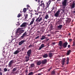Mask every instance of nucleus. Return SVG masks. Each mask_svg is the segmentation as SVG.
<instances>
[{"label": "nucleus", "instance_id": "1", "mask_svg": "<svg viewBox=\"0 0 75 75\" xmlns=\"http://www.w3.org/2000/svg\"><path fill=\"white\" fill-rule=\"evenodd\" d=\"M40 16L41 15H40L39 17L36 19L35 21L37 23H39V22H40L42 20V17H41L40 18Z\"/></svg>", "mask_w": 75, "mask_h": 75}, {"label": "nucleus", "instance_id": "35", "mask_svg": "<svg viewBox=\"0 0 75 75\" xmlns=\"http://www.w3.org/2000/svg\"><path fill=\"white\" fill-rule=\"evenodd\" d=\"M16 70H17V68H15L13 69L12 71H13V72H14V71H16Z\"/></svg>", "mask_w": 75, "mask_h": 75}, {"label": "nucleus", "instance_id": "60", "mask_svg": "<svg viewBox=\"0 0 75 75\" xmlns=\"http://www.w3.org/2000/svg\"><path fill=\"white\" fill-rule=\"evenodd\" d=\"M35 14H37V15H38V13H37H37H35Z\"/></svg>", "mask_w": 75, "mask_h": 75}, {"label": "nucleus", "instance_id": "10", "mask_svg": "<svg viewBox=\"0 0 75 75\" xmlns=\"http://www.w3.org/2000/svg\"><path fill=\"white\" fill-rule=\"evenodd\" d=\"M31 54V50H29L27 52V54L28 57H30Z\"/></svg>", "mask_w": 75, "mask_h": 75}, {"label": "nucleus", "instance_id": "56", "mask_svg": "<svg viewBox=\"0 0 75 75\" xmlns=\"http://www.w3.org/2000/svg\"><path fill=\"white\" fill-rule=\"evenodd\" d=\"M74 7H75V2H74Z\"/></svg>", "mask_w": 75, "mask_h": 75}, {"label": "nucleus", "instance_id": "4", "mask_svg": "<svg viewBox=\"0 0 75 75\" xmlns=\"http://www.w3.org/2000/svg\"><path fill=\"white\" fill-rule=\"evenodd\" d=\"M67 45H68V43L67 42H66L63 43V46H62L64 48H67Z\"/></svg>", "mask_w": 75, "mask_h": 75}, {"label": "nucleus", "instance_id": "6", "mask_svg": "<svg viewBox=\"0 0 75 75\" xmlns=\"http://www.w3.org/2000/svg\"><path fill=\"white\" fill-rule=\"evenodd\" d=\"M34 20H35V18H33L32 19L31 21L30 22V24H28V26H30V25H32L34 23Z\"/></svg>", "mask_w": 75, "mask_h": 75}, {"label": "nucleus", "instance_id": "5", "mask_svg": "<svg viewBox=\"0 0 75 75\" xmlns=\"http://www.w3.org/2000/svg\"><path fill=\"white\" fill-rule=\"evenodd\" d=\"M60 11L58 10L57 12L54 14V16L56 17H58V16H59V13H60Z\"/></svg>", "mask_w": 75, "mask_h": 75}, {"label": "nucleus", "instance_id": "55", "mask_svg": "<svg viewBox=\"0 0 75 75\" xmlns=\"http://www.w3.org/2000/svg\"><path fill=\"white\" fill-rule=\"evenodd\" d=\"M42 2H43V1H41V3H42Z\"/></svg>", "mask_w": 75, "mask_h": 75}, {"label": "nucleus", "instance_id": "21", "mask_svg": "<svg viewBox=\"0 0 75 75\" xmlns=\"http://www.w3.org/2000/svg\"><path fill=\"white\" fill-rule=\"evenodd\" d=\"M46 38L45 37V36L42 35V38H40V40H44V39H45Z\"/></svg>", "mask_w": 75, "mask_h": 75}, {"label": "nucleus", "instance_id": "44", "mask_svg": "<svg viewBox=\"0 0 75 75\" xmlns=\"http://www.w3.org/2000/svg\"><path fill=\"white\" fill-rule=\"evenodd\" d=\"M70 47H71V45H68L67 46L68 48H70Z\"/></svg>", "mask_w": 75, "mask_h": 75}, {"label": "nucleus", "instance_id": "30", "mask_svg": "<svg viewBox=\"0 0 75 75\" xmlns=\"http://www.w3.org/2000/svg\"><path fill=\"white\" fill-rule=\"evenodd\" d=\"M71 19L70 18H68L67 19V21L68 23H69V22H71Z\"/></svg>", "mask_w": 75, "mask_h": 75}, {"label": "nucleus", "instance_id": "33", "mask_svg": "<svg viewBox=\"0 0 75 75\" xmlns=\"http://www.w3.org/2000/svg\"><path fill=\"white\" fill-rule=\"evenodd\" d=\"M21 16V13H19L17 16V17H20Z\"/></svg>", "mask_w": 75, "mask_h": 75}, {"label": "nucleus", "instance_id": "36", "mask_svg": "<svg viewBox=\"0 0 75 75\" xmlns=\"http://www.w3.org/2000/svg\"><path fill=\"white\" fill-rule=\"evenodd\" d=\"M4 72H6V71H7V69L6 68H4Z\"/></svg>", "mask_w": 75, "mask_h": 75}, {"label": "nucleus", "instance_id": "2", "mask_svg": "<svg viewBox=\"0 0 75 75\" xmlns=\"http://www.w3.org/2000/svg\"><path fill=\"white\" fill-rule=\"evenodd\" d=\"M16 32L17 33H20V34H21V33H23L24 30H21V28H19L17 29V31Z\"/></svg>", "mask_w": 75, "mask_h": 75}, {"label": "nucleus", "instance_id": "23", "mask_svg": "<svg viewBox=\"0 0 75 75\" xmlns=\"http://www.w3.org/2000/svg\"><path fill=\"white\" fill-rule=\"evenodd\" d=\"M49 56L50 58L52 57V53H50L49 54Z\"/></svg>", "mask_w": 75, "mask_h": 75}, {"label": "nucleus", "instance_id": "3", "mask_svg": "<svg viewBox=\"0 0 75 75\" xmlns=\"http://www.w3.org/2000/svg\"><path fill=\"white\" fill-rule=\"evenodd\" d=\"M67 0H64L62 2V6L63 7H65L67 6Z\"/></svg>", "mask_w": 75, "mask_h": 75}, {"label": "nucleus", "instance_id": "18", "mask_svg": "<svg viewBox=\"0 0 75 75\" xmlns=\"http://www.w3.org/2000/svg\"><path fill=\"white\" fill-rule=\"evenodd\" d=\"M20 51H19V50L18 49L15 52H14V54H18V52H20Z\"/></svg>", "mask_w": 75, "mask_h": 75}, {"label": "nucleus", "instance_id": "63", "mask_svg": "<svg viewBox=\"0 0 75 75\" xmlns=\"http://www.w3.org/2000/svg\"><path fill=\"white\" fill-rule=\"evenodd\" d=\"M75 8H74V10H75V7H74Z\"/></svg>", "mask_w": 75, "mask_h": 75}, {"label": "nucleus", "instance_id": "22", "mask_svg": "<svg viewBox=\"0 0 75 75\" xmlns=\"http://www.w3.org/2000/svg\"><path fill=\"white\" fill-rule=\"evenodd\" d=\"M71 50H69L67 52V55H69V54H70V53H71Z\"/></svg>", "mask_w": 75, "mask_h": 75}, {"label": "nucleus", "instance_id": "42", "mask_svg": "<svg viewBox=\"0 0 75 75\" xmlns=\"http://www.w3.org/2000/svg\"><path fill=\"white\" fill-rule=\"evenodd\" d=\"M29 61V59H26L25 60L26 62H27V61Z\"/></svg>", "mask_w": 75, "mask_h": 75}, {"label": "nucleus", "instance_id": "7", "mask_svg": "<svg viewBox=\"0 0 75 75\" xmlns=\"http://www.w3.org/2000/svg\"><path fill=\"white\" fill-rule=\"evenodd\" d=\"M13 64V60H12L8 64V67H12V64Z\"/></svg>", "mask_w": 75, "mask_h": 75}, {"label": "nucleus", "instance_id": "26", "mask_svg": "<svg viewBox=\"0 0 75 75\" xmlns=\"http://www.w3.org/2000/svg\"><path fill=\"white\" fill-rule=\"evenodd\" d=\"M26 11H27V8H24L23 10V12L24 13H25V12H26Z\"/></svg>", "mask_w": 75, "mask_h": 75}, {"label": "nucleus", "instance_id": "25", "mask_svg": "<svg viewBox=\"0 0 75 75\" xmlns=\"http://www.w3.org/2000/svg\"><path fill=\"white\" fill-rule=\"evenodd\" d=\"M43 58H47L48 57V55L47 54H45L43 56Z\"/></svg>", "mask_w": 75, "mask_h": 75}, {"label": "nucleus", "instance_id": "39", "mask_svg": "<svg viewBox=\"0 0 75 75\" xmlns=\"http://www.w3.org/2000/svg\"><path fill=\"white\" fill-rule=\"evenodd\" d=\"M27 6L28 7L27 9L28 10V8H30V5H29L28 4L27 5Z\"/></svg>", "mask_w": 75, "mask_h": 75}, {"label": "nucleus", "instance_id": "9", "mask_svg": "<svg viewBox=\"0 0 75 75\" xmlns=\"http://www.w3.org/2000/svg\"><path fill=\"white\" fill-rule=\"evenodd\" d=\"M50 2H48L47 4V5L46 6L45 10H48L49 9V6L50 4Z\"/></svg>", "mask_w": 75, "mask_h": 75}, {"label": "nucleus", "instance_id": "48", "mask_svg": "<svg viewBox=\"0 0 75 75\" xmlns=\"http://www.w3.org/2000/svg\"><path fill=\"white\" fill-rule=\"evenodd\" d=\"M0 75H3V74H2V73L1 72H0Z\"/></svg>", "mask_w": 75, "mask_h": 75}, {"label": "nucleus", "instance_id": "28", "mask_svg": "<svg viewBox=\"0 0 75 75\" xmlns=\"http://www.w3.org/2000/svg\"><path fill=\"white\" fill-rule=\"evenodd\" d=\"M35 0V1H37V2H38V3H39V4H40V1H41V0Z\"/></svg>", "mask_w": 75, "mask_h": 75}, {"label": "nucleus", "instance_id": "27", "mask_svg": "<svg viewBox=\"0 0 75 75\" xmlns=\"http://www.w3.org/2000/svg\"><path fill=\"white\" fill-rule=\"evenodd\" d=\"M40 6H42V7H44V3H42L40 4Z\"/></svg>", "mask_w": 75, "mask_h": 75}, {"label": "nucleus", "instance_id": "11", "mask_svg": "<svg viewBox=\"0 0 75 75\" xmlns=\"http://www.w3.org/2000/svg\"><path fill=\"white\" fill-rule=\"evenodd\" d=\"M63 45V43H62V41H60L59 42L58 46H60V47H62Z\"/></svg>", "mask_w": 75, "mask_h": 75}, {"label": "nucleus", "instance_id": "57", "mask_svg": "<svg viewBox=\"0 0 75 75\" xmlns=\"http://www.w3.org/2000/svg\"><path fill=\"white\" fill-rule=\"evenodd\" d=\"M48 37H50V35H48Z\"/></svg>", "mask_w": 75, "mask_h": 75}, {"label": "nucleus", "instance_id": "43", "mask_svg": "<svg viewBox=\"0 0 75 75\" xmlns=\"http://www.w3.org/2000/svg\"><path fill=\"white\" fill-rule=\"evenodd\" d=\"M73 43V46H75V42H74Z\"/></svg>", "mask_w": 75, "mask_h": 75}, {"label": "nucleus", "instance_id": "41", "mask_svg": "<svg viewBox=\"0 0 75 75\" xmlns=\"http://www.w3.org/2000/svg\"><path fill=\"white\" fill-rule=\"evenodd\" d=\"M32 46H33V45H32L31 44H30L29 46L28 47L30 48V47H32Z\"/></svg>", "mask_w": 75, "mask_h": 75}, {"label": "nucleus", "instance_id": "13", "mask_svg": "<svg viewBox=\"0 0 75 75\" xmlns=\"http://www.w3.org/2000/svg\"><path fill=\"white\" fill-rule=\"evenodd\" d=\"M71 9H74L75 7V5L74 3H73L71 5H70Z\"/></svg>", "mask_w": 75, "mask_h": 75}, {"label": "nucleus", "instance_id": "17", "mask_svg": "<svg viewBox=\"0 0 75 75\" xmlns=\"http://www.w3.org/2000/svg\"><path fill=\"white\" fill-rule=\"evenodd\" d=\"M44 45H44V44H42L41 46L39 47V50H41V48H42L44 47Z\"/></svg>", "mask_w": 75, "mask_h": 75}, {"label": "nucleus", "instance_id": "49", "mask_svg": "<svg viewBox=\"0 0 75 75\" xmlns=\"http://www.w3.org/2000/svg\"><path fill=\"white\" fill-rule=\"evenodd\" d=\"M62 47H59L60 49H62Z\"/></svg>", "mask_w": 75, "mask_h": 75}, {"label": "nucleus", "instance_id": "50", "mask_svg": "<svg viewBox=\"0 0 75 75\" xmlns=\"http://www.w3.org/2000/svg\"><path fill=\"white\" fill-rule=\"evenodd\" d=\"M41 75V73H38V75Z\"/></svg>", "mask_w": 75, "mask_h": 75}, {"label": "nucleus", "instance_id": "54", "mask_svg": "<svg viewBox=\"0 0 75 75\" xmlns=\"http://www.w3.org/2000/svg\"><path fill=\"white\" fill-rule=\"evenodd\" d=\"M53 27V26H52V25L51 27V28H52Z\"/></svg>", "mask_w": 75, "mask_h": 75}, {"label": "nucleus", "instance_id": "12", "mask_svg": "<svg viewBox=\"0 0 75 75\" xmlns=\"http://www.w3.org/2000/svg\"><path fill=\"white\" fill-rule=\"evenodd\" d=\"M25 42V40H23L21 41L19 43V45H22V44H23L24 42Z\"/></svg>", "mask_w": 75, "mask_h": 75}, {"label": "nucleus", "instance_id": "20", "mask_svg": "<svg viewBox=\"0 0 75 75\" xmlns=\"http://www.w3.org/2000/svg\"><path fill=\"white\" fill-rule=\"evenodd\" d=\"M41 64V61H39L37 62V65H40Z\"/></svg>", "mask_w": 75, "mask_h": 75}, {"label": "nucleus", "instance_id": "45", "mask_svg": "<svg viewBox=\"0 0 75 75\" xmlns=\"http://www.w3.org/2000/svg\"><path fill=\"white\" fill-rule=\"evenodd\" d=\"M72 41V39H69V41Z\"/></svg>", "mask_w": 75, "mask_h": 75}, {"label": "nucleus", "instance_id": "37", "mask_svg": "<svg viewBox=\"0 0 75 75\" xmlns=\"http://www.w3.org/2000/svg\"><path fill=\"white\" fill-rule=\"evenodd\" d=\"M27 17H28V14H26L25 15V19H26Z\"/></svg>", "mask_w": 75, "mask_h": 75}, {"label": "nucleus", "instance_id": "31", "mask_svg": "<svg viewBox=\"0 0 75 75\" xmlns=\"http://www.w3.org/2000/svg\"><path fill=\"white\" fill-rule=\"evenodd\" d=\"M34 67V64H31L30 67L31 68H33V67Z\"/></svg>", "mask_w": 75, "mask_h": 75}, {"label": "nucleus", "instance_id": "46", "mask_svg": "<svg viewBox=\"0 0 75 75\" xmlns=\"http://www.w3.org/2000/svg\"><path fill=\"white\" fill-rule=\"evenodd\" d=\"M26 59H29V57L28 56V57H26Z\"/></svg>", "mask_w": 75, "mask_h": 75}, {"label": "nucleus", "instance_id": "38", "mask_svg": "<svg viewBox=\"0 0 75 75\" xmlns=\"http://www.w3.org/2000/svg\"><path fill=\"white\" fill-rule=\"evenodd\" d=\"M51 69H52L51 68V67H50L49 68V69H48L47 70V72H49V71H50V70H51Z\"/></svg>", "mask_w": 75, "mask_h": 75}, {"label": "nucleus", "instance_id": "14", "mask_svg": "<svg viewBox=\"0 0 75 75\" xmlns=\"http://www.w3.org/2000/svg\"><path fill=\"white\" fill-rule=\"evenodd\" d=\"M47 62V59H45L44 60L42 61V63L43 64H46Z\"/></svg>", "mask_w": 75, "mask_h": 75}, {"label": "nucleus", "instance_id": "47", "mask_svg": "<svg viewBox=\"0 0 75 75\" xmlns=\"http://www.w3.org/2000/svg\"><path fill=\"white\" fill-rule=\"evenodd\" d=\"M52 43L53 45H55V42H52Z\"/></svg>", "mask_w": 75, "mask_h": 75}, {"label": "nucleus", "instance_id": "61", "mask_svg": "<svg viewBox=\"0 0 75 75\" xmlns=\"http://www.w3.org/2000/svg\"><path fill=\"white\" fill-rule=\"evenodd\" d=\"M57 1H61V0H57Z\"/></svg>", "mask_w": 75, "mask_h": 75}, {"label": "nucleus", "instance_id": "52", "mask_svg": "<svg viewBox=\"0 0 75 75\" xmlns=\"http://www.w3.org/2000/svg\"><path fill=\"white\" fill-rule=\"evenodd\" d=\"M73 13H75V10H74V11H73Z\"/></svg>", "mask_w": 75, "mask_h": 75}, {"label": "nucleus", "instance_id": "59", "mask_svg": "<svg viewBox=\"0 0 75 75\" xmlns=\"http://www.w3.org/2000/svg\"><path fill=\"white\" fill-rule=\"evenodd\" d=\"M71 35V34L69 33V35Z\"/></svg>", "mask_w": 75, "mask_h": 75}, {"label": "nucleus", "instance_id": "51", "mask_svg": "<svg viewBox=\"0 0 75 75\" xmlns=\"http://www.w3.org/2000/svg\"><path fill=\"white\" fill-rule=\"evenodd\" d=\"M1 68H0V72H1Z\"/></svg>", "mask_w": 75, "mask_h": 75}, {"label": "nucleus", "instance_id": "53", "mask_svg": "<svg viewBox=\"0 0 75 75\" xmlns=\"http://www.w3.org/2000/svg\"><path fill=\"white\" fill-rule=\"evenodd\" d=\"M28 72V70H26L25 71V72Z\"/></svg>", "mask_w": 75, "mask_h": 75}, {"label": "nucleus", "instance_id": "19", "mask_svg": "<svg viewBox=\"0 0 75 75\" xmlns=\"http://www.w3.org/2000/svg\"><path fill=\"white\" fill-rule=\"evenodd\" d=\"M25 25H26V23H24L21 25V27H25Z\"/></svg>", "mask_w": 75, "mask_h": 75}, {"label": "nucleus", "instance_id": "40", "mask_svg": "<svg viewBox=\"0 0 75 75\" xmlns=\"http://www.w3.org/2000/svg\"><path fill=\"white\" fill-rule=\"evenodd\" d=\"M40 37L39 36H37L35 38V39H38Z\"/></svg>", "mask_w": 75, "mask_h": 75}, {"label": "nucleus", "instance_id": "32", "mask_svg": "<svg viewBox=\"0 0 75 75\" xmlns=\"http://www.w3.org/2000/svg\"><path fill=\"white\" fill-rule=\"evenodd\" d=\"M55 74V71L53 70L52 71L51 74V75H53V74Z\"/></svg>", "mask_w": 75, "mask_h": 75}, {"label": "nucleus", "instance_id": "34", "mask_svg": "<svg viewBox=\"0 0 75 75\" xmlns=\"http://www.w3.org/2000/svg\"><path fill=\"white\" fill-rule=\"evenodd\" d=\"M33 74V72L31 71L30 73H29L28 75H32Z\"/></svg>", "mask_w": 75, "mask_h": 75}, {"label": "nucleus", "instance_id": "15", "mask_svg": "<svg viewBox=\"0 0 75 75\" xmlns=\"http://www.w3.org/2000/svg\"><path fill=\"white\" fill-rule=\"evenodd\" d=\"M65 58H64L62 59V65H64L65 64Z\"/></svg>", "mask_w": 75, "mask_h": 75}, {"label": "nucleus", "instance_id": "58", "mask_svg": "<svg viewBox=\"0 0 75 75\" xmlns=\"http://www.w3.org/2000/svg\"><path fill=\"white\" fill-rule=\"evenodd\" d=\"M8 72L10 71V69H9L8 70Z\"/></svg>", "mask_w": 75, "mask_h": 75}, {"label": "nucleus", "instance_id": "64", "mask_svg": "<svg viewBox=\"0 0 75 75\" xmlns=\"http://www.w3.org/2000/svg\"><path fill=\"white\" fill-rule=\"evenodd\" d=\"M40 6H39L38 7V8H40Z\"/></svg>", "mask_w": 75, "mask_h": 75}, {"label": "nucleus", "instance_id": "29", "mask_svg": "<svg viewBox=\"0 0 75 75\" xmlns=\"http://www.w3.org/2000/svg\"><path fill=\"white\" fill-rule=\"evenodd\" d=\"M49 18V16H48V15H46L45 16V18L47 19Z\"/></svg>", "mask_w": 75, "mask_h": 75}, {"label": "nucleus", "instance_id": "62", "mask_svg": "<svg viewBox=\"0 0 75 75\" xmlns=\"http://www.w3.org/2000/svg\"><path fill=\"white\" fill-rule=\"evenodd\" d=\"M47 40L48 41V40H49V39H47Z\"/></svg>", "mask_w": 75, "mask_h": 75}, {"label": "nucleus", "instance_id": "24", "mask_svg": "<svg viewBox=\"0 0 75 75\" xmlns=\"http://www.w3.org/2000/svg\"><path fill=\"white\" fill-rule=\"evenodd\" d=\"M69 57H67V60L66 64H69Z\"/></svg>", "mask_w": 75, "mask_h": 75}, {"label": "nucleus", "instance_id": "8", "mask_svg": "<svg viewBox=\"0 0 75 75\" xmlns=\"http://www.w3.org/2000/svg\"><path fill=\"white\" fill-rule=\"evenodd\" d=\"M26 35H27L26 31L24 33L23 35L21 37V39H23V38H24V37H25V36H26Z\"/></svg>", "mask_w": 75, "mask_h": 75}, {"label": "nucleus", "instance_id": "16", "mask_svg": "<svg viewBox=\"0 0 75 75\" xmlns=\"http://www.w3.org/2000/svg\"><path fill=\"white\" fill-rule=\"evenodd\" d=\"M62 28V25H60L57 26V28L59 30H61Z\"/></svg>", "mask_w": 75, "mask_h": 75}]
</instances>
